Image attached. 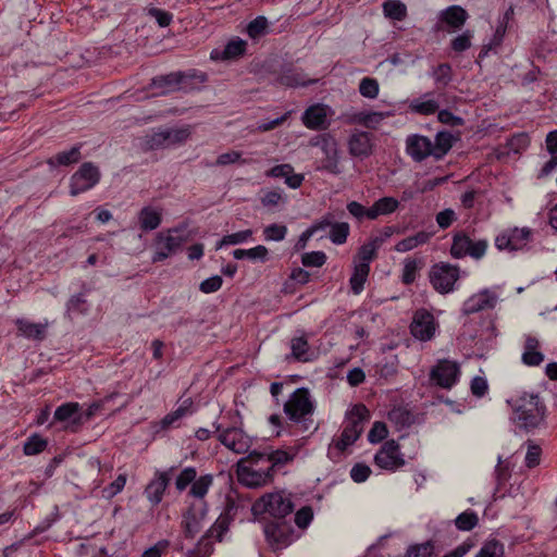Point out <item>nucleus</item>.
<instances>
[{
  "instance_id": "5",
  "label": "nucleus",
  "mask_w": 557,
  "mask_h": 557,
  "mask_svg": "<svg viewBox=\"0 0 557 557\" xmlns=\"http://www.w3.org/2000/svg\"><path fill=\"white\" fill-rule=\"evenodd\" d=\"M295 508L292 494L284 491L268 493L252 505L255 513H268L276 520L284 519Z\"/></svg>"
},
{
  "instance_id": "4",
  "label": "nucleus",
  "mask_w": 557,
  "mask_h": 557,
  "mask_svg": "<svg viewBox=\"0 0 557 557\" xmlns=\"http://www.w3.org/2000/svg\"><path fill=\"white\" fill-rule=\"evenodd\" d=\"M183 230V227L176 226L156 234L151 244L153 250L151 261L153 263L163 262L181 250L186 242V237L182 234Z\"/></svg>"
},
{
  "instance_id": "53",
  "label": "nucleus",
  "mask_w": 557,
  "mask_h": 557,
  "mask_svg": "<svg viewBox=\"0 0 557 557\" xmlns=\"http://www.w3.org/2000/svg\"><path fill=\"white\" fill-rule=\"evenodd\" d=\"M48 443L38 434H34L24 443L23 451L26 456L38 455L44 451Z\"/></svg>"
},
{
  "instance_id": "59",
  "label": "nucleus",
  "mask_w": 557,
  "mask_h": 557,
  "mask_svg": "<svg viewBox=\"0 0 557 557\" xmlns=\"http://www.w3.org/2000/svg\"><path fill=\"white\" fill-rule=\"evenodd\" d=\"M235 163H240V164L247 163V160L242 158V152L236 151V150H231V151L221 153L215 160V165H218V166H225V165L235 164Z\"/></svg>"
},
{
  "instance_id": "39",
  "label": "nucleus",
  "mask_w": 557,
  "mask_h": 557,
  "mask_svg": "<svg viewBox=\"0 0 557 557\" xmlns=\"http://www.w3.org/2000/svg\"><path fill=\"white\" fill-rule=\"evenodd\" d=\"M205 517V511L201 510L199 513L194 511V508H190L187 513L184 516V532L187 537H194L201 530V520Z\"/></svg>"
},
{
  "instance_id": "24",
  "label": "nucleus",
  "mask_w": 557,
  "mask_h": 557,
  "mask_svg": "<svg viewBox=\"0 0 557 557\" xmlns=\"http://www.w3.org/2000/svg\"><path fill=\"white\" fill-rule=\"evenodd\" d=\"M510 12L511 9L506 12L504 18L498 23L491 40L487 44L483 45L476 59V63L479 64V66H482V61L484 60L485 57H487L491 52L496 53V50L502 46L507 30V20Z\"/></svg>"
},
{
  "instance_id": "20",
  "label": "nucleus",
  "mask_w": 557,
  "mask_h": 557,
  "mask_svg": "<svg viewBox=\"0 0 557 557\" xmlns=\"http://www.w3.org/2000/svg\"><path fill=\"white\" fill-rule=\"evenodd\" d=\"M347 146L350 156L364 159L372 153L373 135L371 133L355 128L349 134Z\"/></svg>"
},
{
  "instance_id": "13",
  "label": "nucleus",
  "mask_w": 557,
  "mask_h": 557,
  "mask_svg": "<svg viewBox=\"0 0 557 557\" xmlns=\"http://www.w3.org/2000/svg\"><path fill=\"white\" fill-rule=\"evenodd\" d=\"M247 461L248 466H239L238 468V479L246 486H261L273 476L268 467H263V461L257 457L251 459L249 454Z\"/></svg>"
},
{
  "instance_id": "34",
  "label": "nucleus",
  "mask_w": 557,
  "mask_h": 557,
  "mask_svg": "<svg viewBox=\"0 0 557 557\" xmlns=\"http://www.w3.org/2000/svg\"><path fill=\"white\" fill-rule=\"evenodd\" d=\"M440 108L438 102L431 98L430 94H425L420 98L410 101L409 109L421 115H430L435 113Z\"/></svg>"
},
{
  "instance_id": "38",
  "label": "nucleus",
  "mask_w": 557,
  "mask_h": 557,
  "mask_svg": "<svg viewBox=\"0 0 557 557\" xmlns=\"http://www.w3.org/2000/svg\"><path fill=\"white\" fill-rule=\"evenodd\" d=\"M385 17L393 21H404L407 17V7L400 0H386L382 4Z\"/></svg>"
},
{
  "instance_id": "3",
  "label": "nucleus",
  "mask_w": 557,
  "mask_h": 557,
  "mask_svg": "<svg viewBox=\"0 0 557 557\" xmlns=\"http://www.w3.org/2000/svg\"><path fill=\"white\" fill-rule=\"evenodd\" d=\"M370 418L368 408L362 405H355L347 413L344 429L338 438L333 440V447L344 451L352 445L363 431L364 422Z\"/></svg>"
},
{
  "instance_id": "15",
  "label": "nucleus",
  "mask_w": 557,
  "mask_h": 557,
  "mask_svg": "<svg viewBox=\"0 0 557 557\" xmlns=\"http://www.w3.org/2000/svg\"><path fill=\"white\" fill-rule=\"evenodd\" d=\"M437 326L438 324L430 311L419 309L413 314L410 332L414 338L428 342L434 337Z\"/></svg>"
},
{
  "instance_id": "37",
  "label": "nucleus",
  "mask_w": 557,
  "mask_h": 557,
  "mask_svg": "<svg viewBox=\"0 0 557 557\" xmlns=\"http://www.w3.org/2000/svg\"><path fill=\"white\" fill-rule=\"evenodd\" d=\"M140 147L145 151L166 149L162 128L153 129L140 137Z\"/></svg>"
},
{
  "instance_id": "43",
  "label": "nucleus",
  "mask_w": 557,
  "mask_h": 557,
  "mask_svg": "<svg viewBox=\"0 0 557 557\" xmlns=\"http://www.w3.org/2000/svg\"><path fill=\"white\" fill-rule=\"evenodd\" d=\"M384 119L385 114L382 112H359L351 116L350 122L368 128H376Z\"/></svg>"
},
{
  "instance_id": "54",
  "label": "nucleus",
  "mask_w": 557,
  "mask_h": 557,
  "mask_svg": "<svg viewBox=\"0 0 557 557\" xmlns=\"http://www.w3.org/2000/svg\"><path fill=\"white\" fill-rule=\"evenodd\" d=\"M197 478V470L194 467L184 468L175 479V488L181 493L191 485Z\"/></svg>"
},
{
  "instance_id": "9",
  "label": "nucleus",
  "mask_w": 557,
  "mask_h": 557,
  "mask_svg": "<svg viewBox=\"0 0 557 557\" xmlns=\"http://www.w3.org/2000/svg\"><path fill=\"white\" fill-rule=\"evenodd\" d=\"M533 239V231L530 227H512L499 233L495 238V247L498 250L517 251L524 249Z\"/></svg>"
},
{
  "instance_id": "6",
  "label": "nucleus",
  "mask_w": 557,
  "mask_h": 557,
  "mask_svg": "<svg viewBox=\"0 0 557 557\" xmlns=\"http://www.w3.org/2000/svg\"><path fill=\"white\" fill-rule=\"evenodd\" d=\"M487 248V239H473L465 232H457L453 236L450 256L455 259L470 257L474 260H480L485 256Z\"/></svg>"
},
{
  "instance_id": "23",
  "label": "nucleus",
  "mask_w": 557,
  "mask_h": 557,
  "mask_svg": "<svg viewBox=\"0 0 557 557\" xmlns=\"http://www.w3.org/2000/svg\"><path fill=\"white\" fill-rule=\"evenodd\" d=\"M521 361L528 367H537L544 361L540 341L531 334L524 336Z\"/></svg>"
},
{
  "instance_id": "16",
  "label": "nucleus",
  "mask_w": 557,
  "mask_h": 557,
  "mask_svg": "<svg viewBox=\"0 0 557 557\" xmlns=\"http://www.w3.org/2000/svg\"><path fill=\"white\" fill-rule=\"evenodd\" d=\"M498 294L490 288H484L471 295L462 305V313L466 315L481 311L492 310L498 304Z\"/></svg>"
},
{
  "instance_id": "48",
  "label": "nucleus",
  "mask_w": 557,
  "mask_h": 557,
  "mask_svg": "<svg viewBox=\"0 0 557 557\" xmlns=\"http://www.w3.org/2000/svg\"><path fill=\"white\" fill-rule=\"evenodd\" d=\"M422 268V261L418 259L407 258L404 261V268L401 273V282L405 285L412 284L417 276L418 272Z\"/></svg>"
},
{
  "instance_id": "45",
  "label": "nucleus",
  "mask_w": 557,
  "mask_h": 557,
  "mask_svg": "<svg viewBox=\"0 0 557 557\" xmlns=\"http://www.w3.org/2000/svg\"><path fill=\"white\" fill-rule=\"evenodd\" d=\"M212 484L213 476L211 474H205L196 478L190 486L189 495L197 499H202L207 495Z\"/></svg>"
},
{
  "instance_id": "55",
  "label": "nucleus",
  "mask_w": 557,
  "mask_h": 557,
  "mask_svg": "<svg viewBox=\"0 0 557 557\" xmlns=\"http://www.w3.org/2000/svg\"><path fill=\"white\" fill-rule=\"evenodd\" d=\"M434 554V543L426 541L424 543L410 545L406 552V557H432Z\"/></svg>"
},
{
  "instance_id": "63",
  "label": "nucleus",
  "mask_w": 557,
  "mask_h": 557,
  "mask_svg": "<svg viewBox=\"0 0 557 557\" xmlns=\"http://www.w3.org/2000/svg\"><path fill=\"white\" fill-rule=\"evenodd\" d=\"M147 14L153 17L160 27H166L173 21V14L162 9L149 8Z\"/></svg>"
},
{
  "instance_id": "25",
  "label": "nucleus",
  "mask_w": 557,
  "mask_h": 557,
  "mask_svg": "<svg viewBox=\"0 0 557 557\" xmlns=\"http://www.w3.org/2000/svg\"><path fill=\"white\" fill-rule=\"evenodd\" d=\"M268 177L284 178L285 184L293 189L299 188L305 180L302 174L294 172L289 163H283L271 168L265 172Z\"/></svg>"
},
{
  "instance_id": "27",
  "label": "nucleus",
  "mask_w": 557,
  "mask_h": 557,
  "mask_svg": "<svg viewBox=\"0 0 557 557\" xmlns=\"http://www.w3.org/2000/svg\"><path fill=\"white\" fill-rule=\"evenodd\" d=\"M81 405L78 403H65L59 406L53 414L55 421L66 422L73 428L82 424Z\"/></svg>"
},
{
  "instance_id": "44",
  "label": "nucleus",
  "mask_w": 557,
  "mask_h": 557,
  "mask_svg": "<svg viewBox=\"0 0 557 557\" xmlns=\"http://www.w3.org/2000/svg\"><path fill=\"white\" fill-rule=\"evenodd\" d=\"M246 33L252 40H258L269 33V21L265 16L259 15L250 21L246 27Z\"/></svg>"
},
{
  "instance_id": "49",
  "label": "nucleus",
  "mask_w": 557,
  "mask_h": 557,
  "mask_svg": "<svg viewBox=\"0 0 557 557\" xmlns=\"http://www.w3.org/2000/svg\"><path fill=\"white\" fill-rule=\"evenodd\" d=\"M350 232V226L347 222H334L329 234L330 240L335 245H343L346 243Z\"/></svg>"
},
{
  "instance_id": "64",
  "label": "nucleus",
  "mask_w": 557,
  "mask_h": 557,
  "mask_svg": "<svg viewBox=\"0 0 557 557\" xmlns=\"http://www.w3.org/2000/svg\"><path fill=\"white\" fill-rule=\"evenodd\" d=\"M170 548V541L160 540L154 545L145 549L141 557H163Z\"/></svg>"
},
{
  "instance_id": "14",
  "label": "nucleus",
  "mask_w": 557,
  "mask_h": 557,
  "mask_svg": "<svg viewBox=\"0 0 557 557\" xmlns=\"http://www.w3.org/2000/svg\"><path fill=\"white\" fill-rule=\"evenodd\" d=\"M99 180V169L91 162H85L71 177L70 194L77 196L81 193L87 191L97 185Z\"/></svg>"
},
{
  "instance_id": "17",
  "label": "nucleus",
  "mask_w": 557,
  "mask_h": 557,
  "mask_svg": "<svg viewBox=\"0 0 557 557\" xmlns=\"http://www.w3.org/2000/svg\"><path fill=\"white\" fill-rule=\"evenodd\" d=\"M297 454V448L288 447L287 449H270L262 453L252 451L250 453V458L253 459L257 457L259 460H262L263 463H267L271 473H273L275 469H280L292 462Z\"/></svg>"
},
{
  "instance_id": "62",
  "label": "nucleus",
  "mask_w": 557,
  "mask_h": 557,
  "mask_svg": "<svg viewBox=\"0 0 557 557\" xmlns=\"http://www.w3.org/2000/svg\"><path fill=\"white\" fill-rule=\"evenodd\" d=\"M305 267L320 268L326 262V255L323 251L306 252L301 257Z\"/></svg>"
},
{
  "instance_id": "2",
  "label": "nucleus",
  "mask_w": 557,
  "mask_h": 557,
  "mask_svg": "<svg viewBox=\"0 0 557 557\" xmlns=\"http://www.w3.org/2000/svg\"><path fill=\"white\" fill-rule=\"evenodd\" d=\"M314 403L310 392L300 387L294 391L284 404V413L294 424L299 425L301 431H308L313 423Z\"/></svg>"
},
{
  "instance_id": "57",
  "label": "nucleus",
  "mask_w": 557,
  "mask_h": 557,
  "mask_svg": "<svg viewBox=\"0 0 557 557\" xmlns=\"http://www.w3.org/2000/svg\"><path fill=\"white\" fill-rule=\"evenodd\" d=\"M287 234V227L283 224H270L264 227L263 236L265 240L281 242Z\"/></svg>"
},
{
  "instance_id": "10",
  "label": "nucleus",
  "mask_w": 557,
  "mask_h": 557,
  "mask_svg": "<svg viewBox=\"0 0 557 557\" xmlns=\"http://www.w3.org/2000/svg\"><path fill=\"white\" fill-rule=\"evenodd\" d=\"M373 462L382 470L395 472L406 465L404 454L395 440L386 441L376 451Z\"/></svg>"
},
{
  "instance_id": "26",
  "label": "nucleus",
  "mask_w": 557,
  "mask_h": 557,
  "mask_svg": "<svg viewBox=\"0 0 557 557\" xmlns=\"http://www.w3.org/2000/svg\"><path fill=\"white\" fill-rule=\"evenodd\" d=\"M139 228L143 232H150L157 230L162 223V209L145 206L137 214Z\"/></svg>"
},
{
  "instance_id": "42",
  "label": "nucleus",
  "mask_w": 557,
  "mask_h": 557,
  "mask_svg": "<svg viewBox=\"0 0 557 557\" xmlns=\"http://www.w3.org/2000/svg\"><path fill=\"white\" fill-rule=\"evenodd\" d=\"M453 146V135L447 132H441L436 135L435 141H432L433 157L442 159Z\"/></svg>"
},
{
  "instance_id": "47",
  "label": "nucleus",
  "mask_w": 557,
  "mask_h": 557,
  "mask_svg": "<svg viewBox=\"0 0 557 557\" xmlns=\"http://www.w3.org/2000/svg\"><path fill=\"white\" fill-rule=\"evenodd\" d=\"M277 81L281 85L294 88L307 87L317 82V79L302 78L299 72H282L281 75L277 77Z\"/></svg>"
},
{
  "instance_id": "51",
  "label": "nucleus",
  "mask_w": 557,
  "mask_h": 557,
  "mask_svg": "<svg viewBox=\"0 0 557 557\" xmlns=\"http://www.w3.org/2000/svg\"><path fill=\"white\" fill-rule=\"evenodd\" d=\"M252 236L251 230H244L233 234L225 235L216 243L215 249L219 250L223 246L239 245L246 243Z\"/></svg>"
},
{
  "instance_id": "32",
  "label": "nucleus",
  "mask_w": 557,
  "mask_h": 557,
  "mask_svg": "<svg viewBox=\"0 0 557 557\" xmlns=\"http://www.w3.org/2000/svg\"><path fill=\"white\" fill-rule=\"evenodd\" d=\"M384 243L383 237H374L369 242L364 243L358 250L355 263L363 264L366 263L370 267V263L376 258L377 250Z\"/></svg>"
},
{
  "instance_id": "8",
  "label": "nucleus",
  "mask_w": 557,
  "mask_h": 557,
  "mask_svg": "<svg viewBox=\"0 0 557 557\" xmlns=\"http://www.w3.org/2000/svg\"><path fill=\"white\" fill-rule=\"evenodd\" d=\"M430 283L440 294H448L455 289V284L460 277V269L446 262H438L431 267Z\"/></svg>"
},
{
  "instance_id": "58",
  "label": "nucleus",
  "mask_w": 557,
  "mask_h": 557,
  "mask_svg": "<svg viewBox=\"0 0 557 557\" xmlns=\"http://www.w3.org/2000/svg\"><path fill=\"white\" fill-rule=\"evenodd\" d=\"M295 524L301 529L306 530L313 520V509L311 506H304L298 509L295 513Z\"/></svg>"
},
{
  "instance_id": "33",
  "label": "nucleus",
  "mask_w": 557,
  "mask_h": 557,
  "mask_svg": "<svg viewBox=\"0 0 557 557\" xmlns=\"http://www.w3.org/2000/svg\"><path fill=\"white\" fill-rule=\"evenodd\" d=\"M467 17V11L460 5H450L441 12V21L455 29L463 26Z\"/></svg>"
},
{
  "instance_id": "50",
  "label": "nucleus",
  "mask_w": 557,
  "mask_h": 557,
  "mask_svg": "<svg viewBox=\"0 0 557 557\" xmlns=\"http://www.w3.org/2000/svg\"><path fill=\"white\" fill-rule=\"evenodd\" d=\"M455 525L459 531H471L479 523V517L473 510H466L457 516Z\"/></svg>"
},
{
  "instance_id": "36",
  "label": "nucleus",
  "mask_w": 557,
  "mask_h": 557,
  "mask_svg": "<svg viewBox=\"0 0 557 557\" xmlns=\"http://www.w3.org/2000/svg\"><path fill=\"white\" fill-rule=\"evenodd\" d=\"M432 237V234L431 233H428V232H424V231H421V232H418L417 234L412 235V236H408L401 240H399L396 245H395V250L397 252H407V251H410L421 245H424L426 244L430 238Z\"/></svg>"
},
{
  "instance_id": "40",
  "label": "nucleus",
  "mask_w": 557,
  "mask_h": 557,
  "mask_svg": "<svg viewBox=\"0 0 557 557\" xmlns=\"http://www.w3.org/2000/svg\"><path fill=\"white\" fill-rule=\"evenodd\" d=\"M81 147L82 145H77L72 147L70 150L61 151L50 158L48 163L52 166L54 165H70L76 163L81 160Z\"/></svg>"
},
{
  "instance_id": "21",
  "label": "nucleus",
  "mask_w": 557,
  "mask_h": 557,
  "mask_svg": "<svg viewBox=\"0 0 557 557\" xmlns=\"http://www.w3.org/2000/svg\"><path fill=\"white\" fill-rule=\"evenodd\" d=\"M407 153L417 162L433 157L432 140L422 135H411L406 139Z\"/></svg>"
},
{
  "instance_id": "56",
  "label": "nucleus",
  "mask_w": 557,
  "mask_h": 557,
  "mask_svg": "<svg viewBox=\"0 0 557 557\" xmlns=\"http://www.w3.org/2000/svg\"><path fill=\"white\" fill-rule=\"evenodd\" d=\"M494 475L496 481V491H500L511 476L509 465L504 463L500 457L498 458V463L495 467Z\"/></svg>"
},
{
  "instance_id": "12",
  "label": "nucleus",
  "mask_w": 557,
  "mask_h": 557,
  "mask_svg": "<svg viewBox=\"0 0 557 557\" xmlns=\"http://www.w3.org/2000/svg\"><path fill=\"white\" fill-rule=\"evenodd\" d=\"M460 373L458 362L443 359L431 369L430 381L441 388L450 389L458 383Z\"/></svg>"
},
{
  "instance_id": "52",
  "label": "nucleus",
  "mask_w": 557,
  "mask_h": 557,
  "mask_svg": "<svg viewBox=\"0 0 557 557\" xmlns=\"http://www.w3.org/2000/svg\"><path fill=\"white\" fill-rule=\"evenodd\" d=\"M504 545L495 539L486 541L475 557H504Z\"/></svg>"
},
{
  "instance_id": "7",
  "label": "nucleus",
  "mask_w": 557,
  "mask_h": 557,
  "mask_svg": "<svg viewBox=\"0 0 557 557\" xmlns=\"http://www.w3.org/2000/svg\"><path fill=\"white\" fill-rule=\"evenodd\" d=\"M263 532L268 544L274 550L286 548L300 536L284 519L267 522Z\"/></svg>"
},
{
  "instance_id": "46",
  "label": "nucleus",
  "mask_w": 557,
  "mask_h": 557,
  "mask_svg": "<svg viewBox=\"0 0 557 557\" xmlns=\"http://www.w3.org/2000/svg\"><path fill=\"white\" fill-rule=\"evenodd\" d=\"M269 250L263 245H258L250 249H235L233 251V257L237 260L242 259H250V260H261L265 261L268 259Z\"/></svg>"
},
{
  "instance_id": "31",
  "label": "nucleus",
  "mask_w": 557,
  "mask_h": 557,
  "mask_svg": "<svg viewBox=\"0 0 557 557\" xmlns=\"http://www.w3.org/2000/svg\"><path fill=\"white\" fill-rule=\"evenodd\" d=\"M292 357L300 362H310L314 360V351L310 348L305 335L294 337L290 341Z\"/></svg>"
},
{
  "instance_id": "61",
  "label": "nucleus",
  "mask_w": 557,
  "mask_h": 557,
  "mask_svg": "<svg viewBox=\"0 0 557 557\" xmlns=\"http://www.w3.org/2000/svg\"><path fill=\"white\" fill-rule=\"evenodd\" d=\"M388 435L387 426L384 422L376 421L373 423L368 434V440L372 444H376L385 440Z\"/></svg>"
},
{
  "instance_id": "29",
  "label": "nucleus",
  "mask_w": 557,
  "mask_h": 557,
  "mask_svg": "<svg viewBox=\"0 0 557 557\" xmlns=\"http://www.w3.org/2000/svg\"><path fill=\"white\" fill-rule=\"evenodd\" d=\"M20 335L28 338L42 341L46 337L47 323H34L26 319L15 321Z\"/></svg>"
},
{
  "instance_id": "30",
  "label": "nucleus",
  "mask_w": 557,
  "mask_h": 557,
  "mask_svg": "<svg viewBox=\"0 0 557 557\" xmlns=\"http://www.w3.org/2000/svg\"><path fill=\"white\" fill-rule=\"evenodd\" d=\"M400 202L394 197H382L370 207V220L393 214L398 210Z\"/></svg>"
},
{
  "instance_id": "41",
  "label": "nucleus",
  "mask_w": 557,
  "mask_h": 557,
  "mask_svg": "<svg viewBox=\"0 0 557 557\" xmlns=\"http://www.w3.org/2000/svg\"><path fill=\"white\" fill-rule=\"evenodd\" d=\"M370 267L366 263H355L352 275L350 276L349 283L354 294L358 295L363 290L364 283L369 276Z\"/></svg>"
},
{
  "instance_id": "35",
  "label": "nucleus",
  "mask_w": 557,
  "mask_h": 557,
  "mask_svg": "<svg viewBox=\"0 0 557 557\" xmlns=\"http://www.w3.org/2000/svg\"><path fill=\"white\" fill-rule=\"evenodd\" d=\"M162 131L164 135L165 147L170 148L175 145L185 143L191 134V126L184 125L182 127L175 128H162Z\"/></svg>"
},
{
  "instance_id": "19",
  "label": "nucleus",
  "mask_w": 557,
  "mask_h": 557,
  "mask_svg": "<svg viewBox=\"0 0 557 557\" xmlns=\"http://www.w3.org/2000/svg\"><path fill=\"white\" fill-rule=\"evenodd\" d=\"M174 470L175 467H171L165 471H156L153 478L145 487L144 494L152 506H157L162 502Z\"/></svg>"
},
{
  "instance_id": "1",
  "label": "nucleus",
  "mask_w": 557,
  "mask_h": 557,
  "mask_svg": "<svg viewBox=\"0 0 557 557\" xmlns=\"http://www.w3.org/2000/svg\"><path fill=\"white\" fill-rule=\"evenodd\" d=\"M509 404L513 410V420L520 428L534 429L544 420L546 408L539 395L524 393Z\"/></svg>"
},
{
  "instance_id": "22",
  "label": "nucleus",
  "mask_w": 557,
  "mask_h": 557,
  "mask_svg": "<svg viewBox=\"0 0 557 557\" xmlns=\"http://www.w3.org/2000/svg\"><path fill=\"white\" fill-rule=\"evenodd\" d=\"M327 107L321 103L312 104L302 114V123L309 129H324L327 123Z\"/></svg>"
},
{
  "instance_id": "28",
  "label": "nucleus",
  "mask_w": 557,
  "mask_h": 557,
  "mask_svg": "<svg viewBox=\"0 0 557 557\" xmlns=\"http://www.w3.org/2000/svg\"><path fill=\"white\" fill-rule=\"evenodd\" d=\"M247 42L244 39L235 38L230 40L223 50L214 49L211 51L213 60H234L246 52Z\"/></svg>"
},
{
  "instance_id": "18",
  "label": "nucleus",
  "mask_w": 557,
  "mask_h": 557,
  "mask_svg": "<svg viewBox=\"0 0 557 557\" xmlns=\"http://www.w3.org/2000/svg\"><path fill=\"white\" fill-rule=\"evenodd\" d=\"M315 145L320 146L324 153V159L321 161V166L319 169L334 175L339 174V157L335 139L329 134H323L319 137Z\"/></svg>"
},
{
  "instance_id": "60",
  "label": "nucleus",
  "mask_w": 557,
  "mask_h": 557,
  "mask_svg": "<svg viewBox=\"0 0 557 557\" xmlns=\"http://www.w3.org/2000/svg\"><path fill=\"white\" fill-rule=\"evenodd\" d=\"M360 94L369 99H374L379 95V83L374 78L364 77L359 85Z\"/></svg>"
},
{
  "instance_id": "11",
  "label": "nucleus",
  "mask_w": 557,
  "mask_h": 557,
  "mask_svg": "<svg viewBox=\"0 0 557 557\" xmlns=\"http://www.w3.org/2000/svg\"><path fill=\"white\" fill-rule=\"evenodd\" d=\"M215 432H218V440L230 450L236 454H245L251 446L250 437L237 426L223 428L222 424L213 423Z\"/></svg>"
}]
</instances>
